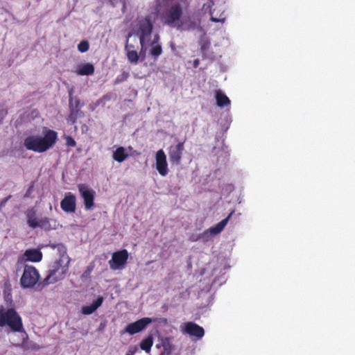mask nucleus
<instances>
[{
  "label": "nucleus",
  "mask_w": 355,
  "mask_h": 355,
  "mask_svg": "<svg viewBox=\"0 0 355 355\" xmlns=\"http://www.w3.org/2000/svg\"><path fill=\"white\" fill-rule=\"evenodd\" d=\"M62 209L67 213L75 212L76 208V196L71 193H67L60 202Z\"/></svg>",
  "instance_id": "obj_13"
},
{
  "label": "nucleus",
  "mask_w": 355,
  "mask_h": 355,
  "mask_svg": "<svg viewBox=\"0 0 355 355\" xmlns=\"http://www.w3.org/2000/svg\"><path fill=\"white\" fill-rule=\"evenodd\" d=\"M156 169L162 176H166L168 172L166 156L162 149L159 150L155 155Z\"/></svg>",
  "instance_id": "obj_12"
},
{
  "label": "nucleus",
  "mask_w": 355,
  "mask_h": 355,
  "mask_svg": "<svg viewBox=\"0 0 355 355\" xmlns=\"http://www.w3.org/2000/svg\"><path fill=\"white\" fill-rule=\"evenodd\" d=\"M198 26V24H197V23H196V22H195V21L191 22V23L190 24V25H189V27H190V28H191V29H195V28H196Z\"/></svg>",
  "instance_id": "obj_34"
},
{
  "label": "nucleus",
  "mask_w": 355,
  "mask_h": 355,
  "mask_svg": "<svg viewBox=\"0 0 355 355\" xmlns=\"http://www.w3.org/2000/svg\"><path fill=\"white\" fill-rule=\"evenodd\" d=\"M190 0H155V12L163 25L180 28L182 18L190 8Z\"/></svg>",
  "instance_id": "obj_1"
},
{
  "label": "nucleus",
  "mask_w": 355,
  "mask_h": 355,
  "mask_svg": "<svg viewBox=\"0 0 355 355\" xmlns=\"http://www.w3.org/2000/svg\"><path fill=\"white\" fill-rule=\"evenodd\" d=\"M153 30V24L150 17H146L138 20L135 34L139 38L141 51L145 49L146 42L150 40Z\"/></svg>",
  "instance_id": "obj_6"
},
{
  "label": "nucleus",
  "mask_w": 355,
  "mask_h": 355,
  "mask_svg": "<svg viewBox=\"0 0 355 355\" xmlns=\"http://www.w3.org/2000/svg\"><path fill=\"white\" fill-rule=\"evenodd\" d=\"M89 49V44L87 40H83L78 44V50L81 53L87 52Z\"/></svg>",
  "instance_id": "obj_26"
},
{
  "label": "nucleus",
  "mask_w": 355,
  "mask_h": 355,
  "mask_svg": "<svg viewBox=\"0 0 355 355\" xmlns=\"http://www.w3.org/2000/svg\"><path fill=\"white\" fill-rule=\"evenodd\" d=\"M184 332L197 338H202L205 334L204 329L193 322H188L185 324Z\"/></svg>",
  "instance_id": "obj_14"
},
{
  "label": "nucleus",
  "mask_w": 355,
  "mask_h": 355,
  "mask_svg": "<svg viewBox=\"0 0 355 355\" xmlns=\"http://www.w3.org/2000/svg\"><path fill=\"white\" fill-rule=\"evenodd\" d=\"M8 327L13 332H23L22 318L15 308L0 307V327Z\"/></svg>",
  "instance_id": "obj_4"
},
{
  "label": "nucleus",
  "mask_w": 355,
  "mask_h": 355,
  "mask_svg": "<svg viewBox=\"0 0 355 355\" xmlns=\"http://www.w3.org/2000/svg\"><path fill=\"white\" fill-rule=\"evenodd\" d=\"M214 6V1L213 0H209V1L207 2V3H205L203 6H202V11H204L205 12H206L207 11H209L210 15H211V21H214V22H222L223 23L225 20V14L224 12H221L218 17H217V15H214V12L216 11V9H214L213 10H211V7Z\"/></svg>",
  "instance_id": "obj_15"
},
{
  "label": "nucleus",
  "mask_w": 355,
  "mask_h": 355,
  "mask_svg": "<svg viewBox=\"0 0 355 355\" xmlns=\"http://www.w3.org/2000/svg\"><path fill=\"white\" fill-rule=\"evenodd\" d=\"M40 275L38 270L33 266L25 264L23 273L19 280V284L23 288H32L37 285V289L41 291L38 284Z\"/></svg>",
  "instance_id": "obj_5"
},
{
  "label": "nucleus",
  "mask_w": 355,
  "mask_h": 355,
  "mask_svg": "<svg viewBox=\"0 0 355 355\" xmlns=\"http://www.w3.org/2000/svg\"><path fill=\"white\" fill-rule=\"evenodd\" d=\"M232 214H233V211H232L225 218L222 220L220 222H219L215 226L211 227L209 229H208L207 230L204 232L203 235H207L208 233H210L211 234H213V235L219 234L220 232L223 231V230L227 225Z\"/></svg>",
  "instance_id": "obj_17"
},
{
  "label": "nucleus",
  "mask_w": 355,
  "mask_h": 355,
  "mask_svg": "<svg viewBox=\"0 0 355 355\" xmlns=\"http://www.w3.org/2000/svg\"><path fill=\"white\" fill-rule=\"evenodd\" d=\"M128 77V73L127 72H123L122 74L120 76H118L116 78V81L120 82L125 80Z\"/></svg>",
  "instance_id": "obj_29"
},
{
  "label": "nucleus",
  "mask_w": 355,
  "mask_h": 355,
  "mask_svg": "<svg viewBox=\"0 0 355 355\" xmlns=\"http://www.w3.org/2000/svg\"><path fill=\"white\" fill-rule=\"evenodd\" d=\"M27 224L30 227H46L50 222V219L47 217L39 219L36 216V211L33 209H28L26 213Z\"/></svg>",
  "instance_id": "obj_11"
},
{
  "label": "nucleus",
  "mask_w": 355,
  "mask_h": 355,
  "mask_svg": "<svg viewBox=\"0 0 355 355\" xmlns=\"http://www.w3.org/2000/svg\"><path fill=\"white\" fill-rule=\"evenodd\" d=\"M215 97L216 100V105L218 107H223L230 105V100L222 91L216 90Z\"/></svg>",
  "instance_id": "obj_21"
},
{
  "label": "nucleus",
  "mask_w": 355,
  "mask_h": 355,
  "mask_svg": "<svg viewBox=\"0 0 355 355\" xmlns=\"http://www.w3.org/2000/svg\"><path fill=\"white\" fill-rule=\"evenodd\" d=\"M162 53V47L161 44H150V55L154 60H157Z\"/></svg>",
  "instance_id": "obj_23"
},
{
  "label": "nucleus",
  "mask_w": 355,
  "mask_h": 355,
  "mask_svg": "<svg viewBox=\"0 0 355 355\" xmlns=\"http://www.w3.org/2000/svg\"><path fill=\"white\" fill-rule=\"evenodd\" d=\"M171 46L173 49L174 48V44L173 42L171 43Z\"/></svg>",
  "instance_id": "obj_36"
},
{
  "label": "nucleus",
  "mask_w": 355,
  "mask_h": 355,
  "mask_svg": "<svg viewBox=\"0 0 355 355\" xmlns=\"http://www.w3.org/2000/svg\"><path fill=\"white\" fill-rule=\"evenodd\" d=\"M184 150V141L171 145L168 148V157L172 165H180L181 164Z\"/></svg>",
  "instance_id": "obj_9"
},
{
  "label": "nucleus",
  "mask_w": 355,
  "mask_h": 355,
  "mask_svg": "<svg viewBox=\"0 0 355 355\" xmlns=\"http://www.w3.org/2000/svg\"><path fill=\"white\" fill-rule=\"evenodd\" d=\"M11 198V196H8L7 198L3 199L0 202V209L5 206L6 203L8 202V200Z\"/></svg>",
  "instance_id": "obj_32"
},
{
  "label": "nucleus",
  "mask_w": 355,
  "mask_h": 355,
  "mask_svg": "<svg viewBox=\"0 0 355 355\" xmlns=\"http://www.w3.org/2000/svg\"><path fill=\"white\" fill-rule=\"evenodd\" d=\"M127 58L131 63H137L139 60L138 53L135 50L127 49Z\"/></svg>",
  "instance_id": "obj_25"
},
{
  "label": "nucleus",
  "mask_w": 355,
  "mask_h": 355,
  "mask_svg": "<svg viewBox=\"0 0 355 355\" xmlns=\"http://www.w3.org/2000/svg\"><path fill=\"white\" fill-rule=\"evenodd\" d=\"M44 136L31 135L27 137L24 141V146L27 150L36 153H44L51 148L58 140L56 131L45 128Z\"/></svg>",
  "instance_id": "obj_2"
},
{
  "label": "nucleus",
  "mask_w": 355,
  "mask_h": 355,
  "mask_svg": "<svg viewBox=\"0 0 355 355\" xmlns=\"http://www.w3.org/2000/svg\"><path fill=\"white\" fill-rule=\"evenodd\" d=\"M128 256V252L125 249L114 252L112 259L108 261L110 268L113 270L123 268L127 263Z\"/></svg>",
  "instance_id": "obj_8"
},
{
  "label": "nucleus",
  "mask_w": 355,
  "mask_h": 355,
  "mask_svg": "<svg viewBox=\"0 0 355 355\" xmlns=\"http://www.w3.org/2000/svg\"><path fill=\"white\" fill-rule=\"evenodd\" d=\"M152 322V319L150 318H142L134 322L128 324L125 328L121 331V334L125 333L133 335L139 333L146 329V327Z\"/></svg>",
  "instance_id": "obj_10"
},
{
  "label": "nucleus",
  "mask_w": 355,
  "mask_h": 355,
  "mask_svg": "<svg viewBox=\"0 0 355 355\" xmlns=\"http://www.w3.org/2000/svg\"><path fill=\"white\" fill-rule=\"evenodd\" d=\"M76 73L79 76H90L94 73V67L92 63L82 64L78 66Z\"/></svg>",
  "instance_id": "obj_20"
},
{
  "label": "nucleus",
  "mask_w": 355,
  "mask_h": 355,
  "mask_svg": "<svg viewBox=\"0 0 355 355\" xmlns=\"http://www.w3.org/2000/svg\"><path fill=\"white\" fill-rule=\"evenodd\" d=\"M153 345V338L152 336H148L143 339L140 343V348L146 352H149Z\"/></svg>",
  "instance_id": "obj_24"
},
{
  "label": "nucleus",
  "mask_w": 355,
  "mask_h": 355,
  "mask_svg": "<svg viewBox=\"0 0 355 355\" xmlns=\"http://www.w3.org/2000/svg\"><path fill=\"white\" fill-rule=\"evenodd\" d=\"M159 35L158 34H155L154 35V37H153V40L152 41V42L150 44H159Z\"/></svg>",
  "instance_id": "obj_31"
},
{
  "label": "nucleus",
  "mask_w": 355,
  "mask_h": 355,
  "mask_svg": "<svg viewBox=\"0 0 355 355\" xmlns=\"http://www.w3.org/2000/svg\"><path fill=\"white\" fill-rule=\"evenodd\" d=\"M207 235H203V233H202L201 235H200V236H198L197 237L191 236L190 238V241H198V240H199V239H200L202 238H204Z\"/></svg>",
  "instance_id": "obj_33"
},
{
  "label": "nucleus",
  "mask_w": 355,
  "mask_h": 355,
  "mask_svg": "<svg viewBox=\"0 0 355 355\" xmlns=\"http://www.w3.org/2000/svg\"><path fill=\"white\" fill-rule=\"evenodd\" d=\"M103 302V297L98 296L96 301L92 304L84 306L82 308V313L85 315H89L94 313L98 307L101 306Z\"/></svg>",
  "instance_id": "obj_19"
},
{
  "label": "nucleus",
  "mask_w": 355,
  "mask_h": 355,
  "mask_svg": "<svg viewBox=\"0 0 355 355\" xmlns=\"http://www.w3.org/2000/svg\"><path fill=\"white\" fill-rule=\"evenodd\" d=\"M78 189L81 197L83 198L85 209H92L94 206L95 191L86 184H79Z\"/></svg>",
  "instance_id": "obj_7"
},
{
  "label": "nucleus",
  "mask_w": 355,
  "mask_h": 355,
  "mask_svg": "<svg viewBox=\"0 0 355 355\" xmlns=\"http://www.w3.org/2000/svg\"><path fill=\"white\" fill-rule=\"evenodd\" d=\"M200 60L199 59H196L193 60V67L197 68L199 66Z\"/></svg>",
  "instance_id": "obj_35"
},
{
  "label": "nucleus",
  "mask_w": 355,
  "mask_h": 355,
  "mask_svg": "<svg viewBox=\"0 0 355 355\" xmlns=\"http://www.w3.org/2000/svg\"><path fill=\"white\" fill-rule=\"evenodd\" d=\"M64 139H65V144L67 146L75 147L76 146V142L72 137L66 135V136H64Z\"/></svg>",
  "instance_id": "obj_27"
},
{
  "label": "nucleus",
  "mask_w": 355,
  "mask_h": 355,
  "mask_svg": "<svg viewBox=\"0 0 355 355\" xmlns=\"http://www.w3.org/2000/svg\"><path fill=\"white\" fill-rule=\"evenodd\" d=\"M80 101L79 98H75L74 99L73 98V107H74L75 110H76V109L80 110Z\"/></svg>",
  "instance_id": "obj_30"
},
{
  "label": "nucleus",
  "mask_w": 355,
  "mask_h": 355,
  "mask_svg": "<svg viewBox=\"0 0 355 355\" xmlns=\"http://www.w3.org/2000/svg\"><path fill=\"white\" fill-rule=\"evenodd\" d=\"M63 250V254L61 257L54 261L50 266L48 270L46 277L40 282L38 287L40 289H43L44 287L49 284H55L59 281L64 279L69 270V261L66 264H63V257L67 254L66 249L64 245H59V250Z\"/></svg>",
  "instance_id": "obj_3"
},
{
  "label": "nucleus",
  "mask_w": 355,
  "mask_h": 355,
  "mask_svg": "<svg viewBox=\"0 0 355 355\" xmlns=\"http://www.w3.org/2000/svg\"><path fill=\"white\" fill-rule=\"evenodd\" d=\"M128 156V153L122 146L117 148L112 155L113 159L119 163L123 162Z\"/></svg>",
  "instance_id": "obj_22"
},
{
  "label": "nucleus",
  "mask_w": 355,
  "mask_h": 355,
  "mask_svg": "<svg viewBox=\"0 0 355 355\" xmlns=\"http://www.w3.org/2000/svg\"><path fill=\"white\" fill-rule=\"evenodd\" d=\"M69 107L70 110V113L68 116L67 121L69 123H71V124H74L76 122L79 114L81 113V111L80 110V109L75 110L73 107V98L71 96V93H69Z\"/></svg>",
  "instance_id": "obj_18"
},
{
  "label": "nucleus",
  "mask_w": 355,
  "mask_h": 355,
  "mask_svg": "<svg viewBox=\"0 0 355 355\" xmlns=\"http://www.w3.org/2000/svg\"><path fill=\"white\" fill-rule=\"evenodd\" d=\"M8 114V110L3 106H0V124L3 122L5 116Z\"/></svg>",
  "instance_id": "obj_28"
},
{
  "label": "nucleus",
  "mask_w": 355,
  "mask_h": 355,
  "mask_svg": "<svg viewBox=\"0 0 355 355\" xmlns=\"http://www.w3.org/2000/svg\"><path fill=\"white\" fill-rule=\"evenodd\" d=\"M42 257V252L37 248L28 249L23 254V259L26 261L40 262Z\"/></svg>",
  "instance_id": "obj_16"
}]
</instances>
